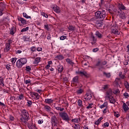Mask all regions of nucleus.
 <instances>
[{"instance_id": "obj_54", "label": "nucleus", "mask_w": 129, "mask_h": 129, "mask_svg": "<svg viewBox=\"0 0 129 129\" xmlns=\"http://www.w3.org/2000/svg\"><path fill=\"white\" fill-rule=\"evenodd\" d=\"M103 89L105 90V89H107V88H108V85H104V86L102 87Z\"/></svg>"}, {"instance_id": "obj_26", "label": "nucleus", "mask_w": 129, "mask_h": 129, "mask_svg": "<svg viewBox=\"0 0 129 129\" xmlns=\"http://www.w3.org/2000/svg\"><path fill=\"white\" fill-rule=\"evenodd\" d=\"M95 35L97 36V37H98V38H99L100 39L102 38V35L98 31L96 32Z\"/></svg>"}, {"instance_id": "obj_18", "label": "nucleus", "mask_w": 129, "mask_h": 129, "mask_svg": "<svg viewBox=\"0 0 129 129\" xmlns=\"http://www.w3.org/2000/svg\"><path fill=\"white\" fill-rule=\"evenodd\" d=\"M108 98L110 103H115V100L114 99V98H113V96L109 97Z\"/></svg>"}, {"instance_id": "obj_36", "label": "nucleus", "mask_w": 129, "mask_h": 129, "mask_svg": "<svg viewBox=\"0 0 129 129\" xmlns=\"http://www.w3.org/2000/svg\"><path fill=\"white\" fill-rule=\"evenodd\" d=\"M23 99H24V95L22 94H21L18 97V100H23Z\"/></svg>"}, {"instance_id": "obj_58", "label": "nucleus", "mask_w": 129, "mask_h": 129, "mask_svg": "<svg viewBox=\"0 0 129 129\" xmlns=\"http://www.w3.org/2000/svg\"><path fill=\"white\" fill-rule=\"evenodd\" d=\"M106 106V105H105V104L104 103L103 104L101 105L100 106V108H104V107H105Z\"/></svg>"}, {"instance_id": "obj_57", "label": "nucleus", "mask_w": 129, "mask_h": 129, "mask_svg": "<svg viewBox=\"0 0 129 129\" xmlns=\"http://www.w3.org/2000/svg\"><path fill=\"white\" fill-rule=\"evenodd\" d=\"M36 50L38 52H40V51H42V50H43V49L41 47H38V48H36Z\"/></svg>"}, {"instance_id": "obj_17", "label": "nucleus", "mask_w": 129, "mask_h": 129, "mask_svg": "<svg viewBox=\"0 0 129 129\" xmlns=\"http://www.w3.org/2000/svg\"><path fill=\"white\" fill-rule=\"evenodd\" d=\"M6 49L7 52H9V50H11V43L10 42L6 44Z\"/></svg>"}, {"instance_id": "obj_61", "label": "nucleus", "mask_w": 129, "mask_h": 129, "mask_svg": "<svg viewBox=\"0 0 129 129\" xmlns=\"http://www.w3.org/2000/svg\"><path fill=\"white\" fill-rule=\"evenodd\" d=\"M3 14H4V10L3 9L0 10V16H3Z\"/></svg>"}, {"instance_id": "obj_44", "label": "nucleus", "mask_w": 129, "mask_h": 129, "mask_svg": "<svg viewBox=\"0 0 129 129\" xmlns=\"http://www.w3.org/2000/svg\"><path fill=\"white\" fill-rule=\"evenodd\" d=\"M12 63H13V64H15V63H16V61H17V58H12L11 60Z\"/></svg>"}, {"instance_id": "obj_25", "label": "nucleus", "mask_w": 129, "mask_h": 129, "mask_svg": "<svg viewBox=\"0 0 129 129\" xmlns=\"http://www.w3.org/2000/svg\"><path fill=\"white\" fill-rule=\"evenodd\" d=\"M68 28L70 31H75V27L72 26V25H70L69 27H68Z\"/></svg>"}, {"instance_id": "obj_62", "label": "nucleus", "mask_w": 129, "mask_h": 129, "mask_svg": "<svg viewBox=\"0 0 129 129\" xmlns=\"http://www.w3.org/2000/svg\"><path fill=\"white\" fill-rule=\"evenodd\" d=\"M63 81H64V82H68V77H64L63 78Z\"/></svg>"}, {"instance_id": "obj_5", "label": "nucleus", "mask_w": 129, "mask_h": 129, "mask_svg": "<svg viewBox=\"0 0 129 129\" xmlns=\"http://www.w3.org/2000/svg\"><path fill=\"white\" fill-rule=\"evenodd\" d=\"M77 74L78 75H80V76H81L82 77H86V78H88L90 75L86 72L85 71H79L77 72Z\"/></svg>"}, {"instance_id": "obj_21", "label": "nucleus", "mask_w": 129, "mask_h": 129, "mask_svg": "<svg viewBox=\"0 0 129 129\" xmlns=\"http://www.w3.org/2000/svg\"><path fill=\"white\" fill-rule=\"evenodd\" d=\"M63 66H57V70L58 71V72H59L60 73H61V72H63Z\"/></svg>"}, {"instance_id": "obj_9", "label": "nucleus", "mask_w": 129, "mask_h": 129, "mask_svg": "<svg viewBox=\"0 0 129 129\" xmlns=\"http://www.w3.org/2000/svg\"><path fill=\"white\" fill-rule=\"evenodd\" d=\"M92 98V95L91 94H87L86 95H85L84 99H85L86 101L90 100Z\"/></svg>"}, {"instance_id": "obj_38", "label": "nucleus", "mask_w": 129, "mask_h": 129, "mask_svg": "<svg viewBox=\"0 0 129 129\" xmlns=\"http://www.w3.org/2000/svg\"><path fill=\"white\" fill-rule=\"evenodd\" d=\"M80 127H81V126H80V125L78 124H75V126H74V128L75 129H81Z\"/></svg>"}, {"instance_id": "obj_46", "label": "nucleus", "mask_w": 129, "mask_h": 129, "mask_svg": "<svg viewBox=\"0 0 129 129\" xmlns=\"http://www.w3.org/2000/svg\"><path fill=\"white\" fill-rule=\"evenodd\" d=\"M0 84L2 85V84H3L4 85V78L3 77H0Z\"/></svg>"}, {"instance_id": "obj_43", "label": "nucleus", "mask_w": 129, "mask_h": 129, "mask_svg": "<svg viewBox=\"0 0 129 129\" xmlns=\"http://www.w3.org/2000/svg\"><path fill=\"white\" fill-rule=\"evenodd\" d=\"M93 103H91L88 105V106L87 107V109H89V108H92Z\"/></svg>"}, {"instance_id": "obj_22", "label": "nucleus", "mask_w": 129, "mask_h": 129, "mask_svg": "<svg viewBox=\"0 0 129 129\" xmlns=\"http://www.w3.org/2000/svg\"><path fill=\"white\" fill-rule=\"evenodd\" d=\"M66 62H67V63H68L69 64H70V65H74V62H73L72 61V60L71 59H70V58H67L66 59Z\"/></svg>"}, {"instance_id": "obj_64", "label": "nucleus", "mask_w": 129, "mask_h": 129, "mask_svg": "<svg viewBox=\"0 0 129 129\" xmlns=\"http://www.w3.org/2000/svg\"><path fill=\"white\" fill-rule=\"evenodd\" d=\"M126 48H127V53L129 55V44L127 46Z\"/></svg>"}, {"instance_id": "obj_15", "label": "nucleus", "mask_w": 129, "mask_h": 129, "mask_svg": "<svg viewBox=\"0 0 129 129\" xmlns=\"http://www.w3.org/2000/svg\"><path fill=\"white\" fill-rule=\"evenodd\" d=\"M79 79V77H78V76L75 77L73 79V81H72L73 83H78Z\"/></svg>"}, {"instance_id": "obj_34", "label": "nucleus", "mask_w": 129, "mask_h": 129, "mask_svg": "<svg viewBox=\"0 0 129 129\" xmlns=\"http://www.w3.org/2000/svg\"><path fill=\"white\" fill-rule=\"evenodd\" d=\"M23 17L24 18H26V19H31V16H28V15H27V13H23Z\"/></svg>"}, {"instance_id": "obj_39", "label": "nucleus", "mask_w": 129, "mask_h": 129, "mask_svg": "<svg viewBox=\"0 0 129 129\" xmlns=\"http://www.w3.org/2000/svg\"><path fill=\"white\" fill-rule=\"evenodd\" d=\"M124 86L125 87V88L127 89H129V84H128V82H125L124 83Z\"/></svg>"}, {"instance_id": "obj_16", "label": "nucleus", "mask_w": 129, "mask_h": 129, "mask_svg": "<svg viewBox=\"0 0 129 129\" xmlns=\"http://www.w3.org/2000/svg\"><path fill=\"white\" fill-rule=\"evenodd\" d=\"M53 10L54 11V12H55V13H56L57 14H60V9H59L58 7H53Z\"/></svg>"}, {"instance_id": "obj_47", "label": "nucleus", "mask_w": 129, "mask_h": 129, "mask_svg": "<svg viewBox=\"0 0 129 129\" xmlns=\"http://www.w3.org/2000/svg\"><path fill=\"white\" fill-rule=\"evenodd\" d=\"M42 16H43V17H44L45 18H48V15H47L46 13H45V12H42L41 13Z\"/></svg>"}, {"instance_id": "obj_3", "label": "nucleus", "mask_w": 129, "mask_h": 129, "mask_svg": "<svg viewBox=\"0 0 129 129\" xmlns=\"http://www.w3.org/2000/svg\"><path fill=\"white\" fill-rule=\"evenodd\" d=\"M59 116L66 121H69L70 120V117L68 115V114L65 112H61L59 113Z\"/></svg>"}, {"instance_id": "obj_10", "label": "nucleus", "mask_w": 129, "mask_h": 129, "mask_svg": "<svg viewBox=\"0 0 129 129\" xmlns=\"http://www.w3.org/2000/svg\"><path fill=\"white\" fill-rule=\"evenodd\" d=\"M24 64L21 62L20 59H18L16 62V66L18 68H22Z\"/></svg>"}, {"instance_id": "obj_60", "label": "nucleus", "mask_w": 129, "mask_h": 129, "mask_svg": "<svg viewBox=\"0 0 129 129\" xmlns=\"http://www.w3.org/2000/svg\"><path fill=\"white\" fill-rule=\"evenodd\" d=\"M118 91H119V90H118V89L114 90L113 93H114V94H116V93H118Z\"/></svg>"}, {"instance_id": "obj_35", "label": "nucleus", "mask_w": 129, "mask_h": 129, "mask_svg": "<svg viewBox=\"0 0 129 129\" xmlns=\"http://www.w3.org/2000/svg\"><path fill=\"white\" fill-rule=\"evenodd\" d=\"M78 104L79 106H81L82 107L83 106V105H82V101L81 100H79L78 101Z\"/></svg>"}, {"instance_id": "obj_20", "label": "nucleus", "mask_w": 129, "mask_h": 129, "mask_svg": "<svg viewBox=\"0 0 129 129\" xmlns=\"http://www.w3.org/2000/svg\"><path fill=\"white\" fill-rule=\"evenodd\" d=\"M112 33L114 35H119L120 34V32L117 29H112Z\"/></svg>"}, {"instance_id": "obj_19", "label": "nucleus", "mask_w": 129, "mask_h": 129, "mask_svg": "<svg viewBox=\"0 0 129 129\" xmlns=\"http://www.w3.org/2000/svg\"><path fill=\"white\" fill-rule=\"evenodd\" d=\"M123 109H124V111H127L129 109L128 107L127 106V105L125 104V103H123L122 106Z\"/></svg>"}, {"instance_id": "obj_8", "label": "nucleus", "mask_w": 129, "mask_h": 129, "mask_svg": "<svg viewBox=\"0 0 129 129\" xmlns=\"http://www.w3.org/2000/svg\"><path fill=\"white\" fill-rule=\"evenodd\" d=\"M118 8H119V10H120V12L121 11H125L126 10V7L123 6L122 3H118Z\"/></svg>"}, {"instance_id": "obj_41", "label": "nucleus", "mask_w": 129, "mask_h": 129, "mask_svg": "<svg viewBox=\"0 0 129 129\" xmlns=\"http://www.w3.org/2000/svg\"><path fill=\"white\" fill-rule=\"evenodd\" d=\"M26 71L29 72H30L32 70V69L30 68V66H26Z\"/></svg>"}, {"instance_id": "obj_50", "label": "nucleus", "mask_w": 129, "mask_h": 129, "mask_svg": "<svg viewBox=\"0 0 129 129\" xmlns=\"http://www.w3.org/2000/svg\"><path fill=\"white\" fill-rule=\"evenodd\" d=\"M91 39L93 40L94 42H96V38L93 35H91Z\"/></svg>"}, {"instance_id": "obj_49", "label": "nucleus", "mask_w": 129, "mask_h": 129, "mask_svg": "<svg viewBox=\"0 0 129 129\" xmlns=\"http://www.w3.org/2000/svg\"><path fill=\"white\" fill-rule=\"evenodd\" d=\"M101 65V62L100 61H98L96 64V66H97V67H99V66H100Z\"/></svg>"}, {"instance_id": "obj_32", "label": "nucleus", "mask_w": 129, "mask_h": 129, "mask_svg": "<svg viewBox=\"0 0 129 129\" xmlns=\"http://www.w3.org/2000/svg\"><path fill=\"white\" fill-rule=\"evenodd\" d=\"M96 26L98 28H101V27H102V23H101V22H97L96 23Z\"/></svg>"}, {"instance_id": "obj_13", "label": "nucleus", "mask_w": 129, "mask_h": 129, "mask_svg": "<svg viewBox=\"0 0 129 129\" xmlns=\"http://www.w3.org/2000/svg\"><path fill=\"white\" fill-rule=\"evenodd\" d=\"M18 20L20 21L23 25H27V21L23 18H18Z\"/></svg>"}, {"instance_id": "obj_27", "label": "nucleus", "mask_w": 129, "mask_h": 129, "mask_svg": "<svg viewBox=\"0 0 129 129\" xmlns=\"http://www.w3.org/2000/svg\"><path fill=\"white\" fill-rule=\"evenodd\" d=\"M28 126L30 129H37L35 125H30V124H28Z\"/></svg>"}, {"instance_id": "obj_11", "label": "nucleus", "mask_w": 129, "mask_h": 129, "mask_svg": "<svg viewBox=\"0 0 129 129\" xmlns=\"http://www.w3.org/2000/svg\"><path fill=\"white\" fill-rule=\"evenodd\" d=\"M32 95L33 97H34L35 99H39L40 98V95L38 93L32 92Z\"/></svg>"}, {"instance_id": "obj_52", "label": "nucleus", "mask_w": 129, "mask_h": 129, "mask_svg": "<svg viewBox=\"0 0 129 129\" xmlns=\"http://www.w3.org/2000/svg\"><path fill=\"white\" fill-rule=\"evenodd\" d=\"M67 36H61L60 37V40H65V39H66Z\"/></svg>"}, {"instance_id": "obj_2", "label": "nucleus", "mask_w": 129, "mask_h": 129, "mask_svg": "<svg viewBox=\"0 0 129 129\" xmlns=\"http://www.w3.org/2000/svg\"><path fill=\"white\" fill-rule=\"evenodd\" d=\"M95 17L97 19H100V21H103L106 18V14L101 13V11H97L95 14Z\"/></svg>"}, {"instance_id": "obj_45", "label": "nucleus", "mask_w": 129, "mask_h": 129, "mask_svg": "<svg viewBox=\"0 0 129 129\" xmlns=\"http://www.w3.org/2000/svg\"><path fill=\"white\" fill-rule=\"evenodd\" d=\"M24 82L25 84H29V83H31V80L30 79H28L27 80H24Z\"/></svg>"}, {"instance_id": "obj_48", "label": "nucleus", "mask_w": 129, "mask_h": 129, "mask_svg": "<svg viewBox=\"0 0 129 129\" xmlns=\"http://www.w3.org/2000/svg\"><path fill=\"white\" fill-rule=\"evenodd\" d=\"M72 121L77 123H78V118L72 119Z\"/></svg>"}, {"instance_id": "obj_55", "label": "nucleus", "mask_w": 129, "mask_h": 129, "mask_svg": "<svg viewBox=\"0 0 129 129\" xmlns=\"http://www.w3.org/2000/svg\"><path fill=\"white\" fill-rule=\"evenodd\" d=\"M103 126H104L108 127V126H109V123H108V122H105V123H104Z\"/></svg>"}, {"instance_id": "obj_53", "label": "nucleus", "mask_w": 129, "mask_h": 129, "mask_svg": "<svg viewBox=\"0 0 129 129\" xmlns=\"http://www.w3.org/2000/svg\"><path fill=\"white\" fill-rule=\"evenodd\" d=\"M82 92H83V90H82V89H80L77 91V93H78L79 94H81Z\"/></svg>"}, {"instance_id": "obj_28", "label": "nucleus", "mask_w": 129, "mask_h": 129, "mask_svg": "<svg viewBox=\"0 0 129 129\" xmlns=\"http://www.w3.org/2000/svg\"><path fill=\"white\" fill-rule=\"evenodd\" d=\"M102 119H103V117H100V118H99L96 122H95V124L98 125L99 124L100 121H101V120H102Z\"/></svg>"}, {"instance_id": "obj_14", "label": "nucleus", "mask_w": 129, "mask_h": 129, "mask_svg": "<svg viewBox=\"0 0 129 129\" xmlns=\"http://www.w3.org/2000/svg\"><path fill=\"white\" fill-rule=\"evenodd\" d=\"M51 107L48 105H44V110L47 111V112H50L51 111Z\"/></svg>"}, {"instance_id": "obj_63", "label": "nucleus", "mask_w": 129, "mask_h": 129, "mask_svg": "<svg viewBox=\"0 0 129 129\" xmlns=\"http://www.w3.org/2000/svg\"><path fill=\"white\" fill-rule=\"evenodd\" d=\"M126 118L127 120L129 121V113L126 114Z\"/></svg>"}, {"instance_id": "obj_59", "label": "nucleus", "mask_w": 129, "mask_h": 129, "mask_svg": "<svg viewBox=\"0 0 129 129\" xmlns=\"http://www.w3.org/2000/svg\"><path fill=\"white\" fill-rule=\"evenodd\" d=\"M124 96L126 98H127V97H128V93H124Z\"/></svg>"}, {"instance_id": "obj_40", "label": "nucleus", "mask_w": 129, "mask_h": 129, "mask_svg": "<svg viewBox=\"0 0 129 129\" xmlns=\"http://www.w3.org/2000/svg\"><path fill=\"white\" fill-rule=\"evenodd\" d=\"M29 30V27H27L26 28H23L21 30V32H27V31H28Z\"/></svg>"}, {"instance_id": "obj_30", "label": "nucleus", "mask_w": 129, "mask_h": 129, "mask_svg": "<svg viewBox=\"0 0 129 129\" xmlns=\"http://www.w3.org/2000/svg\"><path fill=\"white\" fill-rule=\"evenodd\" d=\"M56 59H58L59 60H62V59H64V57L63 55H58L55 56Z\"/></svg>"}, {"instance_id": "obj_1", "label": "nucleus", "mask_w": 129, "mask_h": 129, "mask_svg": "<svg viewBox=\"0 0 129 129\" xmlns=\"http://www.w3.org/2000/svg\"><path fill=\"white\" fill-rule=\"evenodd\" d=\"M22 117L21 118V120L22 122L26 123L28 120L30 119V116H29V113L28 111L25 109H23L21 111Z\"/></svg>"}, {"instance_id": "obj_31", "label": "nucleus", "mask_w": 129, "mask_h": 129, "mask_svg": "<svg viewBox=\"0 0 129 129\" xmlns=\"http://www.w3.org/2000/svg\"><path fill=\"white\" fill-rule=\"evenodd\" d=\"M15 27L13 26L10 30L11 35H14L15 34Z\"/></svg>"}, {"instance_id": "obj_51", "label": "nucleus", "mask_w": 129, "mask_h": 129, "mask_svg": "<svg viewBox=\"0 0 129 129\" xmlns=\"http://www.w3.org/2000/svg\"><path fill=\"white\" fill-rule=\"evenodd\" d=\"M99 70H102V69H104V68L103 67V66L102 64H101L100 66L98 67Z\"/></svg>"}, {"instance_id": "obj_23", "label": "nucleus", "mask_w": 129, "mask_h": 129, "mask_svg": "<svg viewBox=\"0 0 129 129\" xmlns=\"http://www.w3.org/2000/svg\"><path fill=\"white\" fill-rule=\"evenodd\" d=\"M53 100H52L51 99H46L45 100V103H48V104L53 103Z\"/></svg>"}, {"instance_id": "obj_42", "label": "nucleus", "mask_w": 129, "mask_h": 129, "mask_svg": "<svg viewBox=\"0 0 129 129\" xmlns=\"http://www.w3.org/2000/svg\"><path fill=\"white\" fill-rule=\"evenodd\" d=\"M114 116H115V117H119V113H118V112H114Z\"/></svg>"}, {"instance_id": "obj_56", "label": "nucleus", "mask_w": 129, "mask_h": 129, "mask_svg": "<svg viewBox=\"0 0 129 129\" xmlns=\"http://www.w3.org/2000/svg\"><path fill=\"white\" fill-rule=\"evenodd\" d=\"M6 68L8 70H10L11 69V65L10 64H7L6 65Z\"/></svg>"}, {"instance_id": "obj_33", "label": "nucleus", "mask_w": 129, "mask_h": 129, "mask_svg": "<svg viewBox=\"0 0 129 129\" xmlns=\"http://www.w3.org/2000/svg\"><path fill=\"white\" fill-rule=\"evenodd\" d=\"M103 75H104V76H106V77H107V78H110V73H106L105 72L103 73Z\"/></svg>"}, {"instance_id": "obj_37", "label": "nucleus", "mask_w": 129, "mask_h": 129, "mask_svg": "<svg viewBox=\"0 0 129 129\" xmlns=\"http://www.w3.org/2000/svg\"><path fill=\"white\" fill-rule=\"evenodd\" d=\"M23 40L24 41H29L30 40V36H23Z\"/></svg>"}, {"instance_id": "obj_4", "label": "nucleus", "mask_w": 129, "mask_h": 129, "mask_svg": "<svg viewBox=\"0 0 129 129\" xmlns=\"http://www.w3.org/2000/svg\"><path fill=\"white\" fill-rule=\"evenodd\" d=\"M51 121L52 126H57V125L58 124V119L56 116L53 115L51 117Z\"/></svg>"}, {"instance_id": "obj_24", "label": "nucleus", "mask_w": 129, "mask_h": 129, "mask_svg": "<svg viewBox=\"0 0 129 129\" xmlns=\"http://www.w3.org/2000/svg\"><path fill=\"white\" fill-rule=\"evenodd\" d=\"M40 59L41 57H36L34 60V64H38Z\"/></svg>"}, {"instance_id": "obj_12", "label": "nucleus", "mask_w": 129, "mask_h": 129, "mask_svg": "<svg viewBox=\"0 0 129 129\" xmlns=\"http://www.w3.org/2000/svg\"><path fill=\"white\" fill-rule=\"evenodd\" d=\"M19 60H20V61L23 65H25V64H27V62H28V60H27V58H20Z\"/></svg>"}, {"instance_id": "obj_7", "label": "nucleus", "mask_w": 129, "mask_h": 129, "mask_svg": "<svg viewBox=\"0 0 129 129\" xmlns=\"http://www.w3.org/2000/svg\"><path fill=\"white\" fill-rule=\"evenodd\" d=\"M117 13L118 14V15L120 19H121L122 20H124L126 18V17L125 16V13H124V12H122L121 11V12H119V11H118Z\"/></svg>"}, {"instance_id": "obj_29", "label": "nucleus", "mask_w": 129, "mask_h": 129, "mask_svg": "<svg viewBox=\"0 0 129 129\" xmlns=\"http://www.w3.org/2000/svg\"><path fill=\"white\" fill-rule=\"evenodd\" d=\"M30 50L32 51V53H33V52H36V51H37V47L35 46H32L30 47Z\"/></svg>"}, {"instance_id": "obj_6", "label": "nucleus", "mask_w": 129, "mask_h": 129, "mask_svg": "<svg viewBox=\"0 0 129 129\" xmlns=\"http://www.w3.org/2000/svg\"><path fill=\"white\" fill-rule=\"evenodd\" d=\"M112 94H113V93L111 89H109L107 91L106 93V96H105V98L106 99H107V98L111 97L112 96Z\"/></svg>"}]
</instances>
